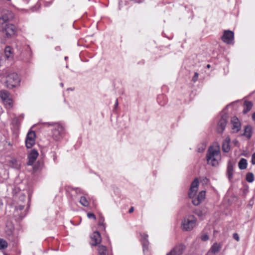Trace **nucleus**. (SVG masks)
Segmentation results:
<instances>
[{"label": "nucleus", "mask_w": 255, "mask_h": 255, "mask_svg": "<svg viewBox=\"0 0 255 255\" xmlns=\"http://www.w3.org/2000/svg\"><path fill=\"white\" fill-rule=\"evenodd\" d=\"M99 226H104V219L103 218H101L100 219H99Z\"/></svg>", "instance_id": "nucleus-37"}, {"label": "nucleus", "mask_w": 255, "mask_h": 255, "mask_svg": "<svg viewBox=\"0 0 255 255\" xmlns=\"http://www.w3.org/2000/svg\"><path fill=\"white\" fill-rule=\"evenodd\" d=\"M241 159L243 160V159H245L243 158H242Z\"/></svg>", "instance_id": "nucleus-48"}, {"label": "nucleus", "mask_w": 255, "mask_h": 255, "mask_svg": "<svg viewBox=\"0 0 255 255\" xmlns=\"http://www.w3.org/2000/svg\"><path fill=\"white\" fill-rule=\"evenodd\" d=\"M35 133L34 131H30L27 133L25 140V145L27 148H31L35 144Z\"/></svg>", "instance_id": "nucleus-10"}, {"label": "nucleus", "mask_w": 255, "mask_h": 255, "mask_svg": "<svg viewBox=\"0 0 255 255\" xmlns=\"http://www.w3.org/2000/svg\"><path fill=\"white\" fill-rule=\"evenodd\" d=\"M61 86H63V83H61Z\"/></svg>", "instance_id": "nucleus-46"}, {"label": "nucleus", "mask_w": 255, "mask_h": 255, "mask_svg": "<svg viewBox=\"0 0 255 255\" xmlns=\"http://www.w3.org/2000/svg\"><path fill=\"white\" fill-rule=\"evenodd\" d=\"M201 239L203 241H207L209 240V237L208 235L205 234L201 236Z\"/></svg>", "instance_id": "nucleus-32"}, {"label": "nucleus", "mask_w": 255, "mask_h": 255, "mask_svg": "<svg viewBox=\"0 0 255 255\" xmlns=\"http://www.w3.org/2000/svg\"><path fill=\"white\" fill-rule=\"evenodd\" d=\"M67 58H68L67 57H65V59H67Z\"/></svg>", "instance_id": "nucleus-47"}, {"label": "nucleus", "mask_w": 255, "mask_h": 255, "mask_svg": "<svg viewBox=\"0 0 255 255\" xmlns=\"http://www.w3.org/2000/svg\"><path fill=\"white\" fill-rule=\"evenodd\" d=\"M4 53H5V55L6 57L7 58H10L12 57V49L10 47L7 46V47H5V48L4 49Z\"/></svg>", "instance_id": "nucleus-24"}, {"label": "nucleus", "mask_w": 255, "mask_h": 255, "mask_svg": "<svg viewBox=\"0 0 255 255\" xmlns=\"http://www.w3.org/2000/svg\"><path fill=\"white\" fill-rule=\"evenodd\" d=\"M221 247H222V246L220 244L215 243L212 245V246L211 248V252L213 254H215L220 252V251L221 250Z\"/></svg>", "instance_id": "nucleus-20"}, {"label": "nucleus", "mask_w": 255, "mask_h": 255, "mask_svg": "<svg viewBox=\"0 0 255 255\" xmlns=\"http://www.w3.org/2000/svg\"><path fill=\"white\" fill-rule=\"evenodd\" d=\"M207 164L212 165L213 167H217L219 165L218 160H207Z\"/></svg>", "instance_id": "nucleus-30"}, {"label": "nucleus", "mask_w": 255, "mask_h": 255, "mask_svg": "<svg viewBox=\"0 0 255 255\" xmlns=\"http://www.w3.org/2000/svg\"><path fill=\"white\" fill-rule=\"evenodd\" d=\"M228 120V116L227 114H224L221 116L218 125L217 130L218 133H222L227 126Z\"/></svg>", "instance_id": "nucleus-8"}, {"label": "nucleus", "mask_w": 255, "mask_h": 255, "mask_svg": "<svg viewBox=\"0 0 255 255\" xmlns=\"http://www.w3.org/2000/svg\"><path fill=\"white\" fill-rule=\"evenodd\" d=\"M207 67L208 68H209L210 67V65L208 64V65H207Z\"/></svg>", "instance_id": "nucleus-45"}, {"label": "nucleus", "mask_w": 255, "mask_h": 255, "mask_svg": "<svg viewBox=\"0 0 255 255\" xmlns=\"http://www.w3.org/2000/svg\"><path fill=\"white\" fill-rule=\"evenodd\" d=\"M199 184L198 179L195 178L191 183L188 193V196L190 198H193L192 202L195 206L199 205L205 198L206 192L205 191L200 192L198 196L194 198L198 190Z\"/></svg>", "instance_id": "nucleus-1"}, {"label": "nucleus", "mask_w": 255, "mask_h": 255, "mask_svg": "<svg viewBox=\"0 0 255 255\" xmlns=\"http://www.w3.org/2000/svg\"><path fill=\"white\" fill-rule=\"evenodd\" d=\"M80 203L82 205H83L84 207H87L89 205V202L88 201L87 199L84 196L81 197L80 200Z\"/></svg>", "instance_id": "nucleus-28"}, {"label": "nucleus", "mask_w": 255, "mask_h": 255, "mask_svg": "<svg viewBox=\"0 0 255 255\" xmlns=\"http://www.w3.org/2000/svg\"><path fill=\"white\" fill-rule=\"evenodd\" d=\"M198 76H199V74L197 72H195L194 73V75L192 78V81L194 83H195L197 80H198Z\"/></svg>", "instance_id": "nucleus-31"}, {"label": "nucleus", "mask_w": 255, "mask_h": 255, "mask_svg": "<svg viewBox=\"0 0 255 255\" xmlns=\"http://www.w3.org/2000/svg\"><path fill=\"white\" fill-rule=\"evenodd\" d=\"M246 180L249 182L252 183L254 180V175L253 173L249 172L246 175Z\"/></svg>", "instance_id": "nucleus-27"}, {"label": "nucleus", "mask_w": 255, "mask_h": 255, "mask_svg": "<svg viewBox=\"0 0 255 255\" xmlns=\"http://www.w3.org/2000/svg\"><path fill=\"white\" fill-rule=\"evenodd\" d=\"M194 213L199 217H202L203 215V212L201 210H196Z\"/></svg>", "instance_id": "nucleus-34"}, {"label": "nucleus", "mask_w": 255, "mask_h": 255, "mask_svg": "<svg viewBox=\"0 0 255 255\" xmlns=\"http://www.w3.org/2000/svg\"><path fill=\"white\" fill-rule=\"evenodd\" d=\"M252 159H255V152L252 156Z\"/></svg>", "instance_id": "nucleus-41"}, {"label": "nucleus", "mask_w": 255, "mask_h": 255, "mask_svg": "<svg viewBox=\"0 0 255 255\" xmlns=\"http://www.w3.org/2000/svg\"><path fill=\"white\" fill-rule=\"evenodd\" d=\"M20 82L18 75L15 73H11L5 77L4 86L8 89H12L16 87Z\"/></svg>", "instance_id": "nucleus-3"}, {"label": "nucleus", "mask_w": 255, "mask_h": 255, "mask_svg": "<svg viewBox=\"0 0 255 255\" xmlns=\"http://www.w3.org/2000/svg\"><path fill=\"white\" fill-rule=\"evenodd\" d=\"M233 238L235 240H236L238 242L239 241V240H240L239 236L237 233H234L233 234Z\"/></svg>", "instance_id": "nucleus-35"}, {"label": "nucleus", "mask_w": 255, "mask_h": 255, "mask_svg": "<svg viewBox=\"0 0 255 255\" xmlns=\"http://www.w3.org/2000/svg\"><path fill=\"white\" fill-rule=\"evenodd\" d=\"M3 205L2 200L0 198V206Z\"/></svg>", "instance_id": "nucleus-43"}, {"label": "nucleus", "mask_w": 255, "mask_h": 255, "mask_svg": "<svg viewBox=\"0 0 255 255\" xmlns=\"http://www.w3.org/2000/svg\"><path fill=\"white\" fill-rule=\"evenodd\" d=\"M98 252L99 255H108L107 247L103 245H100L98 247Z\"/></svg>", "instance_id": "nucleus-23"}, {"label": "nucleus", "mask_w": 255, "mask_h": 255, "mask_svg": "<svg viewBox=\"0 0 255 255\" xmlns=\"http://www.w3.org/2000/svg\"><path fill=\"white\" fill-rule=\"evenodd\" d=\"M234 33L231 30H225L222 36V40L227 44H232L234 40Z\"/></svg>", "instance_id": "nucleus-12"}, {"label": "nucleus", "mask_w": 255, "mask_h": 255, "mask_svg": "<svg viewBox=\"0 0 255 255\" xmlns=\"http://www.w3.org/2000/svg\"><path fill=\"white\" fill-rule=\"evenodd\" d=\"M235 162L229 161L228 164L227 169V175L229 180L231 181L233 178L234 173V167L235 166Z\"/></svg>", "instance_id": "nucleus-15"}, {"label": "nucleus", "mask_w": 255, "mask_h": 255, "mask_svg": "<svg viewBox=\"0 0 255 255\" xmlns=\"http://www.w3.org/2000/svg\"><path fill=\"white\" fill-rule=\"evenodd\" d=\"M242 155H244L245 157L247 158H249L250 157V153L248 152L244 151Z\"/></svg>", "instance_id": "nucleus-38"}, {"label": "nucleus", "mask_w": 255, "mask_h": 255, "mask_svg": "<svg viewBox=\"0 0 255 255\" xmlns=\"http://www.w3.org/2000/svg\"><path fill=\"white\" fill-rule=\"evenodd\" d=\"M39 154L37 150L33 149L28 155V159H36Z\"/></svg>", "instance_id": "nucleus-22"}, {"label": "nucleus", "mask_w": 255, "mask_h": 255, "mask_svg": "<svg viewBox=\"0 0 255 255\" xmlns=\"http://www.w3.org/2000/svg\"><path fill=\"white\" fill-rule=\"evenodd\" d=\"M207 143L205 141L200 142L197 146V151L199 153L203 152L206 148Z\"/></svg>", "instance_id": "nucleus-21"}, {"label": "nucleus", "mask_w": 255, "mask_h": 255, "mask_svg": "<svg viewBox=\"0 0 255 255\" xmlns=\"http://www.w3.org/2000/svg\"><path fill=\"white\" fill-rule=\"evenodd\" d=\"M27 165L31 168L29 170L32 169L33 172L37 171L40 167L42 162L41 160H28Z\"/></svg>", "instance_id": "nucleus-14"}, {"label": "nucleus", "mask_w": 255, "mask_h": 255, "mask_svg": "<svg viewBox=\"0 0 255 255\" xmlns=\"http://www.w3.org/2000/svg\"><path fill=\"white\" fill-rule=\"evenodd\" d=\"M13 17V13L11 11L6 10L3 11L2 16L0 17V29H3L2 24H7Z\"/></svg>", "instance_id": "nucleus-7"}, {"label": "nucleus", "mask_w": 255, "mask_h": 255, "mask_svg": "<svg viewBox=\"0 0 255 255\" xmlns=\"http://www.w3.org/2000/svg\"><path fill=\"white\" fill-rule=\"evenodd\" d=\"M185 246L180 244L175 246L166 255H182L185 250Z\"/></svg>", "instance_id": "nucleus-11"}, {"label": "nucleus", "mask_w": 255, "mask_h": 255, "mask_svg": "<svg viewBox=\"0 0 255 255\" xmlns=\"http://www.w3.org/2000/svg\"><path fill=\"white\" fill-rule=\"evenodd\" d=\"M7 247V243L6 241L0 239V250L5 249Z\"/></svg>", "instance_id": "nucleus-29"}, {"label": "nucleus", "mask_w": 255, "mask_h": 255, "mask_svg": "<svg viewBox=\"0 0 255 255\" xmlns=\"http://www.w3.org/2000/svg\"><path fill=\"white\" fill-rule=\"evenodd\" d=\"M2 26L3 29H0V31L5 33L7 36H11L14 34L16 29L14 25L7 23L2 24Z\"/></svg>", "instance_id": "nucleus-9"}, {"label": "nucleus", "mask_w": 255, "mask_h": 255, "mask_svg": "<svg viewBox=\"0 0 255 255\" xmlns=\"http://www.w3.org/2000/svg\"><path fill=\"white\" fill-rule=\"evenodd\" d=\"M253 103L251 101H245L244 102V109L243 111L244 114H246L253 107Z\"/></svg>", "instance_id": "nucleus-18"}, {"label": "nucleus", "mask_w": 255, "mask_h": 255, "mask_svg": "<svg viewBox=\"0 0 255 255\" xmlns=\"http://www.w3.org/2000/svg\"><path fill=\"white\" fill-rule=\"evenodd\" d=\"M247 160H240L239 163V167L240 169H245L247 166Z\"/></svg>", "instance_id": "nucleus-26"}, {"label": "nucleus", "mask_w": 255, "mask_h": 255, "mask_svg": "<svg viewBox=\"0 0 255 255\" xmlns=\"http://www.w3.org/2000/svg\"><path fill=\"white\" fill-rule=\"evenodd\" d=\"M220 153V148L219 145L217 143H214L208 148L206 154V159H216L215 157L218 156Z\"/></svg>", "instance_id": "nucleus-5"}, {"label": "nucleus", "mask_w": 255, "mask_h": 255, "mask_svg": "<svg viewBox=\"0 0 255 255\" xmlns=\"http://www.w3.org/2000/svg\"><path fill=\"white\" fill-rule=\"evenodd\" d=\"M231 123L232 125V132H238L241 129V123L239 119L236 117H233L231 120Z\"/></svg>", "instance_id": "nucleus-13"}, {"label": "nucleus", "mask_w": 255, "mask_h": 255, "mask_svg": "<svg viewBox=\"0 0 255 255\" xmlns=\"http://www.w3.org/2000/svg\"><path fill=\"white\" fill-rule=\"evenodd\" d=\"M252 118L254 121H255V112L253 114Z\"/></svg>", "instance_id": "nucleus-40"}, {"label": "nucleus", "mask_w": 255, "mask_h": 255, "mask_svg": "<svg viewBox=\"0 0 255 255\" xmlns=\"http://www.w3.org/2000/svg\"><path fill=\"white\" fill-rule=\"evenodd\" d=\"M24 208V205H21L17 206L15 207V209L16 210H19L20 211H21V210H23Z\"/></svg>", "instance_id": "nucleus-36"}, {"label": "nucleus", "mask_w": 255, "mask_h": 255, "mask_svg": "<svg viewBox=\"0 0 255 255\" xmlns=\"http://www.w3.org/2000/svg\"><path fill=\"white\" fill-rule=\"evenodd\" d=\"M0 98L7 107L10 108L12 107V100L10 97V93L8 91L5 90H0Z\"/></svg>", "instance_id": "nucleus-6"}, {"label": "nucleus", "mask_w": 255, "mask_h": 255, "mask_svg": "<svg viewBox=\"0 0 255 255\" xmlns=\"http://www.w3.org/2000/svg\"><path fill=\"white\" fill-rule=\"evenodd\" d=\"M230 149V147L229 145V142L225 141L222 144V150L225 152H228L229 151Z\"/></svg>", "instance_id": "nucleus-25"}, {"label": "nucleus", "mask_w": 255, "mask_h": 255, "mask_svg": "<svg viewBox=\"0 0 255 255\" xmlns=\"http://www.w3.org/2000/svg\"><path fill=\"white\" fill-rule=\"evenodd\" d=\"M196 219L193 215L186 217L182 222V227L183 230L190 231L196 226Z\"/></svg>", "instance_id": "nucleus-4"}, {"label": "nucleus", "mask_w": 255, "mask_h": 255, "mask_svg": "<svg viewBox=\"0 0 255 255\" xmlns=\"http://www.w3.org/2000/svg\"><path fill=\"white\" fill-rule=\"evenodd\" d=\"M8 165L12 168L19 169L20 166V160H8Z\"/></svg>", "instance_id": "nucleus-19"}, {"label": "nucleus", "mask_w": 255, "mask_h": 255, "mask_svg": "<svg viewBox=\"0 0 255 255\" xmlns=\"http://www.w3.org/2000/svg\"><path fill=\"white\" fill-rule=\"evenodd\" d=\"M253 133V128L251 126L247 125L244 128V132L241 135L246 136L248 139H250Z\"/></svg>", "instance_id": "nucleus-16"}, {"label": "nucleus", "mask_w": 255, "mask_h": 255, "mask_svg": "<svg viewBox=\"0 0 255 255\" xmlns=\"http://www.w3.org/2000/svg\"><path fill=\"white\" fill-rule=\"evenodd\" d=\"M87 216L89 218H93L94 220L96 219V216L92 213H88Z\"/></svg>", "instance_id": "nucleus-33"}, {"label": "nucleus", "mask_w": 255, "mask_h": 255, "mask_svg": "<svg viewBox=\"0 0 255 255\" xmlns=\"http://www.w3.org/2000/svg\"><path fill=\"white\" fill-rule=\"evenodd\" d=\"M45 124L48 126L54 127L52 130V137L56 141L60 140L63 137L64 129L63 127L58 123H47Z\"/></svg>", "instance_id": "nucleus-2"}, {"label": "nucleus", "mask_w": 255, "mask_h": 255, "mask_svg": "<svg viewBox=\"0 0 255 255\" xmlns=\"http://www.w3.org/2000/svg\"><path fill=\"white\" fill-rule=\"evenodd\" d=\"M118 106V100H116V103H115V107H117Z\"/></svg>", "instance_id": "nucleus-42"}, {"label": "nucleus", "mask_w": 255, "mask_h": 255, "mask_svg": "<svg viewBox=\"0 0 255 255\" xmlns=\"http://www.w3.org/2000/svg\"><path fill=\"white\" fill-rule=\"evenodd\" d=\"M133 211H134V208L133 207H131L129 209L128 212L129 213H132L133 212Z\"/></svg>", "instance_id": "nucleus-39"}, {"label": "nucleus", "mask_w": 255, "mask_h": 255, "mask_svg": "<svg viewBox=\"0 0 255 255\" xmlns=\"http://www.w3.org/2000/svg\"><path fill=\"white\" fill-rule=\"evenodd\" d=\"M253 165H255V160H251Z\"/></svg>", "instance_id": "nucleus-44"}, {"label": "nucleus", "mask_w": 255, "mask_h": 255, "mask_svg": "<svg viewBox=\"0 0 255 255\" xmlns=\"http://www.w3.org/2000/svg\"><path fill=\"white\" fill-rule=\"evenodd\" d=\"M91 239L93 241L92 243L93 246L97 245L101 241V235L99 232H94L91 237Z\"/></svg>", "instance_id": "nucleus-17"}]
</instances>
